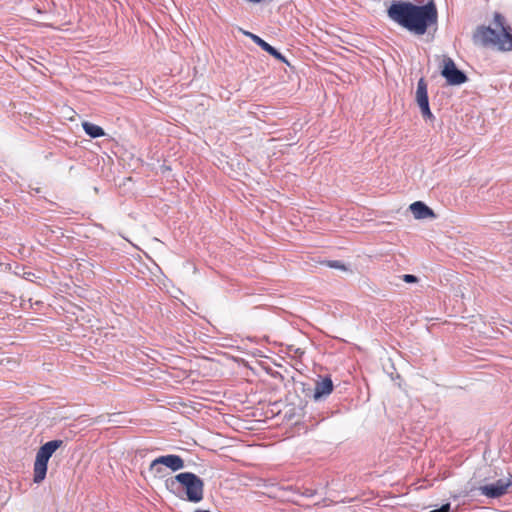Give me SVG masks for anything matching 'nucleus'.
Returning <instances> with one entry per match:
<instances>
[{
	"instance_id": "1",
	"label": "nucleus",
	"mask_w": 512,
	"mask_h": 512,
	"mask_svg": "<svg viewBox=\"0 0 512 512\" xmlns=\"http://www.w3.org/2000/svg\"><path fill=\"white\" fill-rule=\"evenodd\" d=\"M387 15L393 22L416 35H424L438 22V11L433 1L424 5L393 1L387 9Z\"/></svg>"
},
{
	"instance_id": "2",
	"label": "nucleus",
	"mask_w": 512,
	"mask_h": 512,
	"mask_svg": "<svg viewBox=\"0 0 512 512\" xmlns=\"http://www.w3.org/2000/svg\"><path fill=\"white\" fill-rule=\"evenodd\" d=\"M494 26H479L473 34V41L484 47H490L501 52L512 51V28L506 24L500 13L494 14Z\"/></svg>"
},
{
	"instance_id": "3",
	"label": "nucleus",
	"mask_w": 512,
	"mask_h": 512,
	"mask_svg": "<svg viewBox=\"0 0 512 512\" xmlns=\"http://www.w3.org/2000/svg\"><path fill=\"white\" fill-rule=\"evenodd\" d=\"M63 445L62 440H52L46 442L37 451L34 467H33V481L34 483H41L47 473L48 461L53 453Z\"/></svg>"
},
{
	"instance_id": "4",
	"label": "nucleus",
	"mask_w": 512,
	"mask_h": 512,
	"mask_svg": "<svg viewBox=\"0 0 512 512\" xmlns=\"http://www.w3.org/2000/svg\"><path fill=\"white\" fill-rule=\"evenodd\" d=\"M178 482L184 489L187 500L193 503H198L204 496V482L196 474L192 472H183L177 474L172 480L171 484Z\"/></svg>"
},
{
	"instance_id": "5",
	"label": "nucleus",
	"mask_w": 512,
	"mask_h": 512,
	"mask_svg": "<svg viewBox=\"0 0 512 512\" xmlns=\"http://www.w3.org/2000/svg\"><path fill=\"white\" fill-rule=\"evenodd\" d=\"M441 75L446 79L447 83L450 85H460L467 81L466 75L462 71L457 69L454 61L449 57H445L443 59Z\"/></svg>"
},
{
	"instance_id": "6",
	"label": "nucleus",
	"mask_w": 512,
	"mask_h": 512,
	"mask_svg": "<svg viewBox=\"0 0 512 512\" xmlns=\"http://www.w3.org/2000/svg\"><path fill=\"white\" fill-rule=\"evenodd\" d=\"M416 102L421 110V114L426 119L433 118L429 107L427 83L424 78H420L416 89Z\"/></svg>"
},
{
	"instance_id": "7",
	"label": "nucleus",
	"mask_w": 512,
	"mask_h": 512,
	"mask_svg": "<svg viewBox=\"0 0 512 512\" xmlns=\"http://www.w3.org/2000/svg\"><path fill=\"white\" fill-rule=\"evenodd\" d=\"M512 485L511 478L506 480L499 479L495 483L484 485L480 487V491L483 495L490 498H498L504 495L508 488Z\"/></svg>"
},
{
	"instance_id": "8",
	"label": "nucleus",
	"mask_w": 512,
	"mask_h": 512,
	"mask_svg": "<svg viewBox=\"0 0 512 512\" xmlns=\"http://www.w3.org/2000/svg\"><path fill=\"white\" fill-rule=\"evenodd\" d=\"M163 464L173 471L180 470L184 467V460L178 455H165L160 456L152 461L150 469L156 468L158 465Z\"/></svg>"
},
{
	"instance_id": "9",
	"label": "nucleus",
	"mask_w": 512,
	"mask_h": 512,
	"mask_svg": "<svg viewBox=\"0 0 512 512\" xmlns=\"http://www.w3.org/2000/svg\"><path fill=\"white\" fill-rule=\"evenodd\" d=\"M333 389L334 385L330 377L320 378L315 383L313 399L317 401L327 397L332 393Z\"/></svg>"
},
{
	"instance_id": "10",
	"label": "nucleus",
	"mask_w": 512,
	"mask_h": 512,
	"mask_svg": "<svg viewBox=\"0 0 512 512\" xmlns=\"http://www.w3.org/2000/svg\"><path fill=\"white\" fill-rule=\"evenodd\" d=\"M410 210L416 219L434 218V211L421 201L410 205Z\"/></svg>"
},
{
	"instance_id": "11",
	"label": "nucleus",
	"mask_w": 512,
	"mask_h": 512,
	"mask_svg": "<svg viewBox=\"0 0 512 512\" xmlns=\"http://www.w3.org/2000/svg\"><path fill=\"white\" fill-rule=\"evenodd\" d=\"M82 128L85 131V133L92 138H98L105 135V132L102 127L90 123L88 121L82 122Z\"/></svg>"
},
{
	"instance_id": "12",
	"label": "nucleus",
	"mask_w": 512,
	"mask_h": 512,
	"mask_svg": "<svg viewBox=\"0 0 512 512\" xmlns=\"http://www.w3.org/2000/svg\"><path fill=\"white\" fill-rule=\"evenodd\" d=\"M246 34L248 36H250L251 39L267 53H270V51H273V47L270 44H268L266 41H264L262 38H260L259 36L249 33V32H247Z\"/></svg>"
},
{
	"instance_id": "13",
	"label": "nucleus",
	"mask_w": 512,
	"mask_h": 512,
	"mask_svg": "<svg viewBox=\"0 0 512 512\" xmlns=\"http://www.w3.org/2000/svg\"><path fill=\"white\" fill-rule=\"evenodd\" d=\"M327 266L330 268L340 269V270H347L346 266L342 264L340 261H328Z\"/></svg>"
},
{
	"instance_id": "14",
	"label": "nucleus",
	"mask_w": 512,
	"mask_h": 512,
	"mask_svg": "<svg viewBox=\"0 0 512 512\" xmlns=\"http://www.w3.org/2000/svg\"><path fill=\"white\" fill-rule=\"evenodd\" d=\"M269 54L271 56L275 57L276 59L280 60L281 62L288 63L287 59L280 52H278L274 47H273V51H270Z\"/></svg>"
},
{
	"instance_id": "15",
	"label": "nucleus",
	"mask_w": 512,
	"mask_h": 512,
	"mask_svg": "<svg viewBox=\"0 0 512 512\" xmlns=\"http://www.w3.org/2000/svg\"><path fill=\"white\" fill-rule=\"evenodd\" d=\"M401 278L406 283H416L418 281V278L411 274H404Z\"/></svg>"
},
{
	"instance_id": "16",
	"label": "nucleus",
	"mask_w": 512,
	"mask_h": 512,
	"mask_svg": "<svg viewBox=\"0 0 512 512\" xmlns=\"http://www.w3.org/2000/svg\"><path fill=\"white\" fill-rule=\"evenodd\" d=\"M429 512H450V504H444L439 509H434Z\"/></svg>"
},
{
	"instance_id": "17",
	"label": "nucleus",
	"mask_w": 512,
	"mask_h": 512,
	"mask_svg": "<svg viewBox=\"0 0 512 512\" xmlns=\"http://www.w3.org/2000/svg\"><path fill=\"white\" fill-rule=\"evenodd\" d=\"M316 494L315 490H307L304 495L306 496H314Z\"/></svg>"
}]
</instances>
